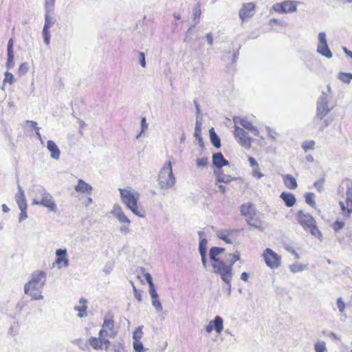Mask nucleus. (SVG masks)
Returning a JSON list of instances; mask_svg holds the SVG:
<instances>
[{
    "label": "nucleus",
    "mask_w": 352,
    "mask_h": 352,
    "mask_svg": "<svg viewBox=\"0 0 352 352\" xmlns=\"http://www.w3.org/2000/svg\"><path fill=\"white\" fill-rule=\"evenodd\" d=\"M46 282V274L43 271H35L30 280L24 285V293L30 296L33 300H42V290Z\"/></svg>",
    "instance_id": "1"
},
{
    "label": "nucleus",
    "mask_w": 352,
    "mask_h": 352,
    "mask_svg": "<svg viewBox=\"0 0 352 352\" xmlns=\"http://www.w3.org/2000/svg\"><path fill=\"white\" fill-rule=\"evenodd\" d=\"M34 195L32 204L41 206L49 211L56 212L57 206L52 195L42 186H35L32 190Z\"/></svg>",
    "instance_id": "2"
},
{
    "label": "nucleus",
    "mask_w": 352,
    "mask_h": 352,
    "mask_svg": "<svg viewBox=\"0 0 352 352\" xmlns=\"http://www.w3.org/2000/svg\"><path fill=\"white\" fill-rule=\"evenodd\" d=\"M120 197L122 202L126 205V208L130 210L134 214L140 217H145V212L143 209H139L138 201L140 199V194L135 190L129 189H119Z\"/></svg>",
    "instance_id": "3"
},
{
    "label": "nucleus",
    "mask_w": 352,
    "mask_h": 352,
    "mask_svg": "<svg viewBox=\"0 0 352 352\" xmlns=\"http://www.w3.org/2000/svg\"><path fill=\"white\" fill-rule=\"evenodd\" d=\"M157 181L161 189L167 190L172 188L175 186L176 178L173 173L170 161L166 162L163 165L159 173Z\"/></svg>",
    "instance_id": "4"
},
{
    "label": "nucleus",
    "mask_w": 352,
    "mask_h": 352,
    "mask_svg": "<svg viewBox=\"0 0 352 352\" xmlns=\"http://www.w3.org/2000/svg\"><path fill=\"white\" fill-rule=\"evenodd\" d=\"M335 104H331L327 94L322 92L317 100L316 114L313 120L314 124L324 120V118L334 108Z\"/></svg>",
    "instance_id": "5"
},
{
    "label": "nucleus",
    "mask_w": 352,
    "mask_h": 352,
    "mask_svg": "<svg viewBox=\"0 0 352 352\" xmlns=\"http://www.w3.org/2000/svg\"><path fill=\"white\" fill-rule=\"evenodd\" d=\"M300 2L294 0H285L280 3H274L271 9L278 14H289L295 12L297 10V6Z\"/></svg>",
    "instance_id": "6"
},
{
    "label": "nucleus",
    "mask_w": 352,
    "mask_h": 352,
    "mask_svg": "<svg viewBox=\"0 0 352 352\" xmlns=\"http://www.w3.org/2000/svg\"><path fill=\"white\" fill-rule=\"evenodd\" d=\"M213 272L219 274L221 279L225 283H228L229 281H232L233 277V267L230 264L226 265L224 261L219 263L213 266Z\"/></svg>",
    "instance_id": "7"
},
{
    "label": "nucleus",
    "mask_w": 352,
    "mask_h": 352,
    "mask_svg": "<svg viewBox=\"0 0 352 352\" xmlns=\"http://www.w3.org/2000/svg\"><path fill=\"white\" fill-rule=\"evenodd\" d=\"M343 184L346 186V203L340 201V205L344 215L349 217L352 212V182L347 179Z\"/></svg>",
    "instance_id": "8"
},
{
    "label": "nucleus",
    "mask_w": 352,
    "mask_h": 352,
    "mask_svg": "<svg viewBox=\"0 0 352 352\" xmlns=\"http://www.w3.org/2000/svg\"><path fill=\"white\" fill-rule=\"evenodd\" d=\"M262 256L266 265L271 269H276L281 264V256L270 248H266Z\"/></svg>",
    "instance_id": "9"
},
{
    "label": "nucleus",
    "mask_w": 352,
    "mask_h": 352,
    "mask_svg": "<svg viewBox=\"0 0 352 352\" xmlns=\"http://www.w3.org/2000/svg\"><path fill=\"white\" fill-rule=\"evenodd\" d=\"M318 41L316 52L326 58H332L333 54L327 44L326 33L324 32H320L318 35Z\"/></svg>",
    "instance_id": "10"
},
{
    "label": "nucleus",
    "mask_w": 352,
    "mask_h": 352,
    "mask_svg": "<svg viewBox=\"0 0 352 352\" xmlns=\"http://www.w3.org/2000/svg\"><path fill=\"white\" fill-rule=\"evenodd\" d=\"M234 135L237 140V142L243 147L246 149H248L251 147L252 138L248 136L247 132H245L243 129L235 125Z\"/></svg>",
    "instance_id": "11"
},
{
    "label": "nucleus",
    "mask_w": 352,
    "mask_h": 352,
    "mask_svg": "<svg viewBox=\"0 0 352 352\" xmlns=\"http://www.w3.org/2000/svg\"><path fill=\"white\" fill-rule=\"evenodd\" d=\"M52 12L45 13V23L43 28L42 34L43 37V43L48 45L50 43V28L55 24V19L51 16Z\"/></svg>",
    "instance_id": "12"
},
{
    "label": "nucleus",
    "mask_w": 352,
    "mask_h": 352,
    "mask_svg": "<svg viewBox=\"0 0 352 352\" xmlns=\"http://www.w3.org/2000/svg\"><path fill=\"white\" fill-rule=\"evenodd\" d=\"M99 334L102 339H103V336L105 338H114L116 335V331L114 329V321L111 318H105Z\"/></svg>",
    "instance_id": "13"
},
{
    "label": "nucleus",
    "mask_w": 352,
    "mask_h": 352,
    "mask_svg": "<svg viewBox=\"0 0 352 352\" xmlns=\"http://www.w3.org/2000/svg\"><path fill=\"white\" fill-rule=\"evenodd\" d=\"M297 219L298 223L305 230H308L309 227L314 226V223H316V221L311 215L305 213L302 210L298 212Z\"/></svg>",
    "instance_id": "14"
},
{
    "label": "nucleus",
    "mask_w": 352,
    "mask_h": 352,
    "mask_svg": "<svg viewBox=\"0 0 352 352\" xmlns=\"http://www.w3.org/2000/svg\"><path fill=\"white\" fill-rule=\"evenodd\" d=\"M255 4L252 2L243 3L239 10L240 19L244 21L252 17L255 14Z\"/></svg>",
    "instance_id": "15"
},
{
    "label": "nucleus",
    "mask_w": 352,
    "mask_h": 352,
    "mask_svg": "<svg viewBox=\"0 0 352 352\" xmlns=\"http://www.w3.org/2000/svg\"><path fill=\"white\" fill-rule=\"evenodd\" d=\"M203 234H204V232L201 231H199L198 232V234L200 237V241H199V254L201 256V261L203 267L204 268H206V264H207L206 252H207L208 241L206 238H201V235Z\"/></svg>",
    "instance_id": "16"
},
{
    "label": "nucleus",
    "mask_w": 352,
    "mask_h": 352,
    "mask_svg": "<svg viewBox=\"0 0 352 352\" xmlns=\"http://www.w3.org/2000/svg\"><path fill=\"white\" fill-rule=\"evenodd\" d=\"M234 122L236 126L237 124L241 125L246 130L251 131L254 135L259 136L258 129L254 126L250 121L246 118H242L240 117L234 118Z\"/></svg>",
    "instance_id": "17"
},
{
    "label": "nucleus",
    "mask_w": 352,
    "mask_h": 352,
    "mask_svg": "<svg viewBox=\"0 0 352 352\" xmlns=\"http://www.w3.org/2000/svg\"><path fill=\"white\" fill-rule=\"evenodd\" d=\"M110 213L114 216L120 223H126L130 225L131 220L125 215L122 208L118 204H115Z\"/></svg>",
    "instance_id": "18"
},
{
    "label": "nucleus",
    "mask_w": 352,
    "mask_h": 352,
    "mask_svg": "<svg viewBox=\"0 0 352 352\" xmlns=\"http://www.w3.org/2000/svg\"><path fill=\"white\" fill-rule=\"evenodd\" d=\"M246 221L250 226L253 227L261 232L264 230V228L262 226V219L259 214L255 212V214L252 215L250 217H248Z\"/></svg>",
    "instance_id": "19"
},
{
    "label": "nucleus",
    "mask_w": 352,
    "mask_h": 352,
    "mask_svg": "<svg viewBox=\"0 0 352 352\" xmlns=\"http://www.w3.org/2000/svg\"><path fill=\"white\" fill-rule=\"evenodd\" d=\"M224 251L225 249L223 248L212 247L210 249L209 257L212 266L223 261L222 260L219 259L217 256Z\"/></svg>",
    "instance_id": "20"
},
{
    "label": "nucleus",
    "mask_w": 352,
    "mask_h": 352,
    "mask_svg": "<svg viewBox=\"0 0 352 352\" xmlns=\"http://www.w3.org/2000/svg\"><path fill=\"white\" fill-rule=\"evenodd\" d=\"M212 164L219 170L223 166L229 165V162L223 157L221 152H218L212 155Z\"/></svg>",
    "instance_id": "21"
},
{
    "label": "nucleus",
    "mask_w": 352,
    "mask_h": 352,
    "mask_svg": "<svg viewBox=\"0 0 352 352\" xmlns=\"http://www.w3.org/2000/svg\"><path fill=\"white\" fill-rule=\"evenodd\" d=\"M47 148L50 153V157L54 160L60 159V151L56 143L52 140L47 142Z\"/></svg>",
    "instance_id": "22"
},
{
    "label": "nucleus",
    "mask_w": 352,
    "mask_h": 352,
    "mask_svg": "<svg viewBox=\"0 0 352 352\" xmlns=\"http://www.w3.org/2000/svg\"><path fill=\"white\" fill-rule=\"evenodd\" d=\"M89 343L94 349H100L104 344L105 346V349L107 350L108 346L110 344V342L104 336L103 339H102V338L100 336L98 338L92 337L89 339Z\"/></svg>",
    "instance_id": "23"
},
{
    "label": "nucleus",
    "mask_w": 352,
    "mask_h": 352,
    "mask_svg": "<svg viewBox=\"0 0 352 352\" xmlns=\"http://www.w3.org/2000/svg\"><path fill=\"white\" fill-rule=\"evenodd\" d=\"M56 263L60 265L63 263L64 267L69 265V260L67 258V250L66 249H58L56 250Z\"/></svg>",
    "instance_id": "24"
},
{
    "label": "nucleus",
    "mask_w": 352,
    "mask_h": 352,
    "mask_svg": "<svg viewBox=\"0 0 352 352\" xmlns=\"http://www.w3.org/2000/svg\"><path fill=\"white\" fill-rule=\"evenodd\" d=\"M74 189L78 192L91 194L93 188L90 184L80 179L74 186Z\"/></svg>",
    "instance_id": "25"
},
{
    "label": "nucleus",
    "mask_w": 352,
    "mask_h": 352,
    "mask_svg": "<svg viewBox=\"0 0 352 352\" xmlns=\"http://www.w3.org/2000/svg\"><path fill=\"white\" fill-rule=\"evenodd\" d=\"M19 192L15 195L16 202L19 206V208L27 209L28 205L25 197L24 191L22 190L21 186H18Z\"/></svg>",
    "instance_id": "26"
},
{
    "label": "nucleus",
    "mask_w": 352,
    "mask_h": 352,
    "mask_svg": "<svg viewBox=\"0 0 352 352\" xmlns=\"http://www.w3.org/2000/svg\"><path fill=\"white\" fill-rule=\"evenodd\" d=\"M214 174L216 175L217 182L219 183H229L232 181H235L236 179V177H233L230 175L224 174L221 169L214 170Z\"/></svg>",
    "instance_id": "27"
},
{
    "label": "nucleus",
    "mask_w": 352,
    "mask_h": 352,
    "mask_svg": "<svg viewBox=\"0 0 352 352\" xmlns=\"http://www.w3.org/2000/svg\"><path fill=\"white\" fill-rule=\"evenodd\" d=\"M241 212L243 216H244L246 219L248 217H250L252 215L255 214L256 210L254 208V206L251 203H248L243 204L241 206Z\"/></svg>",
    "instance_id": "28"
},
{
    "label": "nucleus",
    "mask_w": 352,
    "mask_h": 352,
    "mask_svg": "<svg viewBox=\"0 0 352 352\" xmlns=\"http://www.w3.org/2000/svg\"><path fill=\"white\" fill-rule=\"evenodd\" d=\"M210 322L217 333L219 334L222 332L223 329V320L221 316H216Z\"/></svg>",
    "instance_id": "29"
},
{
    "label": "nucleus",
    "mask_w": 352,
    "mask_h": 352,
    "mask_svg": "<svg viewBox=\"0 0 352 352\" xmlns=\"http://www.w3.org/2000/svg\"><path fill=\"white\" fill-rule=\"evenodd\" d=\"M87 300L83 298H81L79 300V302L81 305L80 306H75L74 307V310L75 311H78V313L77 314L78 317L79 318H84V317H86L87 316Z\"/></svg>",
    "instance_id": "30"
},
{
    "label": "nucleus",
    "mask_w": 352,
    "mask_h": 352,
    "mask_svg": "<svg viewBox=\"0 0 352 352\" xmlns=\"http://www.w3.org/2000/svg\"><path fill=\"white\" fill-rule=\"evenodd\" d=\"M280 198L283 200L287 207L293 206L296 201L295 196L290 192H283L280 195Z\"/></svg>",
    "instance_id": "31"
},
{
    "label": "nucleus",
    "mask_w": 352,
    "mask_h": 352,
    "mask_svg": "<svg viewBox=\"0 0 352 352\" xmlns=\"http://www.w3.org/2000/svg\"><path fill=\"white\" fill-rule=\"evenodd\" d=\"M283 180L285 186L289 189L294 190L298 186L296 179L291 175H283Z\"/></svg>",
    "instance_id": "32"
},
{
    "label": "nucleus",
    "mask_w": 352,
    "mask_h": 352,
    "mask_svg": "<svg viewBox=\"0 0 352 352\" xmlns=\"http://www.w3.org/2000/svg\"><path fill=\"white\" fill-rule=\"evenodd\" d=\"M234 232V230H221L217 232V235L219 239L224 241L228 244H231L232 243V240L229 238V236L231 235Z\"/></svg>",
    "instance_id": "33"
},
{
    "label": "nucleus",
    "mask_w": 352,
    "mask_h": 352,
    "mask_svg": "<svg viewBox=\"0 0 352 352\" xmlns=\"http://www.w3.org/2000/svg\"><path fill=\"white\" fill-rule=\"evenodd\" d=\"M209 135L211 143L215 148H219L221 146V140L219 137L215 133L214 128H211L209 130Z\"/></svg>",
    "instance_id": "34"
},
{
    "label": "nucleus",
    "mask_w": 352,
    "mask_h": 352,
    "mask_svg": "<svg viewBox=\"0 0 352 352\" xmlns=\"http://www.w3.org/2000/svg\"><path fill=\"white\" fill-rule=\"evenodd\" d=\"M200 16H201L200 6L197 5L193 8V12H192V21L194 22V25H192L193 27L195 26L199 22Z\"/></svg>",
    "instance_id": "35"
},
{
    "label": "nucleus",
    "mask_w": 352,
    "mask_h": 352,
    "mask_svg": "<svg viewBox=\"0 0 352 352\" xmlns=\"http://www.w3.org/2000/svg\"><path fill=\"white\" fill-rule=\"evenodd\" d=\"M338 78L342 82L349 84L352 80V74L346 72H340Z\"/></svg>",
    "instance_id": "36"
},
{
    "label": "nucleus",
    "mask_w": 352,
    "mask_h": 352,
    "mask_svg": "<svg viewBox=\"0 0 352 352\" xmlns=\"http://www.w3.org/2000/svg\"><path fill=\"white\" fill-rule=\"evenodd\" d=\"M325 182V175H323L322 177L320 179L316 180L314 184V186L316 189V190L318 192H322L324 191V184Z\"/></svg>",
    "instance_id": "37"
},
{
    "label": "nucleus",
    "mask_w": 352,
    "mask_h": 352,
    "mask_svg": "<svg viewBox=\"0 0 352 352\" xmlns=\"http://www.w3.org/2000/svg\"><path fill=\"white\" fill-rule=\"evenodd\" d=\"M306 269V266L300 263H295L289 265V270L292 273L302 272Z\"/></svg>",
    "instance_id": "38"
},
{
    "label": "nucleus",
    "mask_w": 352,
    "mask_h": 352,
    "mask_svg": "<svg viewBox=\"0 0 352 352\" xmlns=\"http://www.w3.org/2000/svg\"><path fill=\"white\" fill-rule=\"evenodd\" d=\"M315 147V142L314 140H306L302 143V148L305 152L309 150H313Z\"/></svg>",
    "instance_id": "39"
},
{
    "label": "nucleus",
    "mask_w": 352,
    "mask_h": 352,
    "mask_svg": "<svg viewBox=\"0 0 352 352\" xmlns=\"http://www.w3.org/2000/svg\"><path fill=\"white\" fill-rule=\"evenodd\" d=\"M56 0H45V12H53Z\"/></svg>",
    "instance_id": "40"
},
{
    "label": "nucleus",
    "mask_w": 352,
    "mask_h": 352,
    "mask_svg": "<svg viewBox=\"0 0 352 352\" xmlns=\"http://www.w3.org/2000/svg\"><path fill=\"white\" fill-rule=\"evenodd\" d=\"M142 329L143 326H139L134 331V332L133 333V339L134 341L140 340L143 334Z\"/></svg>",
    "instance_id": "41"
},
{
    "label": "nucleus",
    "mask_w": 352,
    "mask_h": 352,
    "mask_svg": "<svg viewBox=\"0 0 352 352\" xmlns=\"http://www.w3.org/2000/svg\"><path fill=\"white\" fill-rule=\"evenodd\" d=\"M316 352H324L327 350L326 344L324 342H318L314 345Z\"/></svg>",
    "instance_id": "42"
},
{
    "label": "nucleus",
    "mask_w": 352,
    "mask_h": 352,
    "mask_svg": "<svg viewBox=\"0 0 352 352\" xmlns=\"http://www.w3.org/2000/svg\"><path fill=\"white\" fill-rule=\"evenodd\" d=\"M208 164V160L207 157L197 158L196 160V165L198 168H205Z\"/></svg>",
    "instance_id": "43"
},
{
    "label": "nucleus",
    "mask_w": 352,
    "mask_h": 352,
    "mask_svg": "<svg viewBox=\"0 0 352 352\" xmlns=\"http://www.w3.org/2000/svg\"><path fill=\"white\" fill-rule=\"evenodd\" d=\"M133 346L135 352H144L145 351L143 344L140 340L133 341Z\"/></svg>",
    "instance_id": "44"
},
{
    "label": "nucleus",
    "mask_w": 352,
    "mask_h": 352,
    "mask_svg": "<svg viewBox=\"0 0 352 352\" xmlns=\"http://www.w3.org/2000/svg\"><path fill=\"white\" fill-rule=\"evenodd\" d=\"M308 230H309L311 235H313L318 239L322 236V234H321L320 231L316 227V223H314V226H311V227H309L308 228Z\"/></svg>",
    "instance_id": "45"
},
{
    "label": "nucleus",
    "mask_w": 352,
    "mask_h": 352,
    "mask_svg": "<svg viewBox=\"0 0 352 352\" xmlns=\"http://www.w3.org/2000/svg\"><path fill=\"white\" fill-rule=\"evenodd\" d=\"M314 194L312 192H308L305 195V201L311 206H314L316 203L314 201Z\"/></svg>",
    "instance_id": "46"
},
{
    "label": "nucleus",
    "mask_w": 352,
    "mask_h": 352,
    "mask_svg": "<svg viewBox=\"0 0 352 352\" xmlns=\"http://www.w3.org/2000/svg\"><path fill=\"white\" fill-rule=\"evenodd\" d=\"M152 305L155 307L157 311L160 312L162 311V305L161 302L159 300V297H157L156 298L152 299Z\"/></svg>",
    "instance_id": "47"
},
{
    "label": "nucleus",
    "mask_w": 352,
    "mask_h": 352,
    "mask_svg": "<svg viewBox=\"0 0 352 352\" xmlns=\"http://www.w3.org/2000/svg\"><path fill=\"white\" fill-rule=\"evenodd\" d=\"M148 129V124L146 123V120L145 117H142L141 118V131L140 133L136 136V138L138 139L141 134Z\"/></svg>",
    "instance_id": "48"
},
{
    "label": "nucleus",
    "mask_w": 352,
    "mask_h": 352,
    "mask_svg": "<svg viewBox=\"0 0 352 352\" xmlns=\"http://www.w3.org/2000/svg\"><path fill=\"white\" fill-rule=\"evenodd\" d=\"M29 69L28 64L27 63H23L20 65L19 68V74L20 76L25 74Z\"/></svg>",
    "instance_id": "49"
},
{
    "label": "nucleus",
    "mask_w": 352,
    "mask_h": 352,
    "mask_svg": "<svg viewBox=\"0 0 352 352\" xmlns=\"http://www.w3.org/2000/svg\"><path fill=\"white\" fill-rule=\"evenodd\" d=\"M336 305L340 312L342 313L344 311L346 308V304L342 300V298H338L337 299Z\"/></svg>",
    "instance_id": "50"
},
{
    "label": "nucleus",
    "mask_w": 352,
    "mask_h": 352,
    "mask_svg": "<svg viewBox=\"0 0 352 352\" xmlns=\"http://www.w3.org/2000/svg\"><path fill=\"white\" fill-rule=\"evenodd\" d=\"M265 129H266V131L267 132L268 135L273 140H276L277 137L278 136V134L274 129L270 128V126H266Z\"/></svg>",
    "instance_id": "51"
},
{
    "label": "nucleus",
    "mask_w": 352,
    "mask_h": 352,
    "mask_svg": "<svg viewBox=\"0 0 352 352\" xmlns=\"http://www.w3.org/2000/svg\"><path fill=\"white\" fill-rule=\"evenodd\" d=\"M345 223L343 221H336L332 227L336 232H338L340 230L342 229Z\"/></svg>",
    "instance_id": "52"
},
{
    "label": "nucleus",
    "mask_w": 352,
    "mask_h": 352,
    "mask_svg": "<svg viewBox=\"0 0 352 352\" xmlns=\"http://www.w3.org/2000/svg\"><path fill=\"white\" fill-rule=\"evenodd\" d=\"M7 68L11 69L14 66V54L7 55Z\"/></svg>",
    "instance_id": "53"
},
{
    "label": "nucleus",
    "mask_w": 352,
    "mask_h": 352,
    "mask_svg": "<svg viewBox=\"0 0 352 352\" xmlns=\"http://www.w3.org/2000/svg\"><path fill=\"white\" fill-rule=\"evenodd\" d=\"M252 176L258 179L263 177V174L261 173L258 166L253 168Z\"/></svg>",
    "instance_id": "54"
},
{
    "label": "nucleus",
    "mask_w": 352,
    "mask_h": 352,
    "mask_svg": "<svg viewBox=\"0 0 352 352\" xmlns=\"http://www.w3.org/2000/svg\"><path fill=\"white\" fill-rule=\"evenodd\" d=\"M148 292H149V294L151 297V299L155 298H156L157 297H159L158 294L157 293V291L155 289V285L149 286Z\"/></svg>",
    "instance_id": "55"
},
{
    "label": "nucleus",
    "mask_w": 352,
    "mask_h": 352,
    "mask_svg": "<svg viewBox=\"0 0 352 352\" xmlns=\"http://www.w3.org/2000/svg\"><path fill=\"white\" fill-rule=\"evenodd\" d=\"M14 54L13 53V39L10 38L7 46V55Z\"/></svg>",
    "instance_id": "56"
},
{
    "label": "nucleus",
    "mask_w": 352,
    "mask_h": 352,
    "mask_svg": "<svg viewBox=\"0 0 352 352\" xmlns=\"http://www.w3.org/2000/svg\"><path fill=\"white\" fill-rule=\"evenodd\" d=\"M19 210H21V213L19 217V222H21L28 218V214H27V211H26L27 209L20 208Z\"/></svg>",
    "instance_id": "57"
},
{
    "label": "nucleus",
    "mask_w": 352,
    "mask_h": 352,
    "mask_svg": "<svg viewBox=\"0 0 352 352\" xmlns=\"http://www.w3.org/2000/svg\"><path fill=\"white\" fill-rule=\"evenodd\" d=\"M122 225L120 227L119 230L122 234H128L130 232L129 225L126 223H122Z\"/></svg>",
    "instance_id": "58"
},
{
    "label": "nucleus",
    "mask_w": 352,
    "mask_h": 352,
    "mask_svg": "<svg viewBox=\"0 0 352 352\" xmlns=\"http://www.w3.org/2000/svg\"><path fill=\"white\" fill-rule=\"evenodd\" d=\"M13 79H14V76L11 73H9L8 72H6L5 73V78H4L5 82H8L10 84H12L13 82Z\"/></svg>",
    "instance_id": "59"
},
{
    "label": "nucleus",
    "mask_w": 352,
    "mask_h": 352,
    "mask_svg": "<svg viewBox=\"0 0 352 352\" xmlns=\"http://www.w3.org/2000/svg\"><path fill=\"white\" fill-rule=\"evenodd\" d=\"M140 64L142 67H146L145 55L144 52H139Z\"/></svg>",
    "instance_id": "60"
},
{
    "label": "nucleus",
    "mask_w": 352,
    "mask_h": 352,
    "mask_svg": "<svg viewBox=\"0 0 352 352\" xmlns=\"http://www.w3.org/2000/svg\"><path fill=\"white\" fill-rule=\"evenodd\" d=\"M230 256L232 257L231 260L230 261V265L233 267V265L235 263L236 261L239 260V254H230Z\"/></svg>",
    "instance_id": "61"
},
{
    "label": "nucleus",
    "mask_w": 352,
    "mask_h": 352,
    "mask_svg": "<svg viewBox=\"0 0 352 352\" xmlns=\"http://www.w3.org/2000/svg\"><path fill=\"white\" fill-rule=\"evenodd\" d=\"M144 278H145L146 282L148 284V287L151 286V285H154V283L153 282L152 276H151V275L149 273L146 272V273L144 274Z\"/></svg>",
    "instance_id": "62"
},
{
    "label": "nucleus",
    "mask_w": 352,
    "mask_h": 352,
    "mask_svg": "<svg viewBox=\"0 0 352 352\" xmlns=\"http://www.w3.org/2000/svg\"><path fill=\"white\" fill-rule=\"evenodd\" d=\"M248 161L250 162V166L253 167V168L258 166V162L253 157H250L248 158Z\"/></svg>",
    "instance_id": "63"
},
{
    "label": "nucleus",
    "mask_w": 352,
    "mask_h": 352,
    "mask_svg": "<svg viewBox=\"0 0 352 352\" xmlns=\"http://www.w3.org/2000/svg\"><path fill=\"white\" fill-rule=\"evenodd\" d=\"M26 305V303L24 301H20L16 305V309L17 310V311L19 313L21 312V311L22 310V309Z\"/></svg>",
    "instance_id": "64"
}]
</instances>
